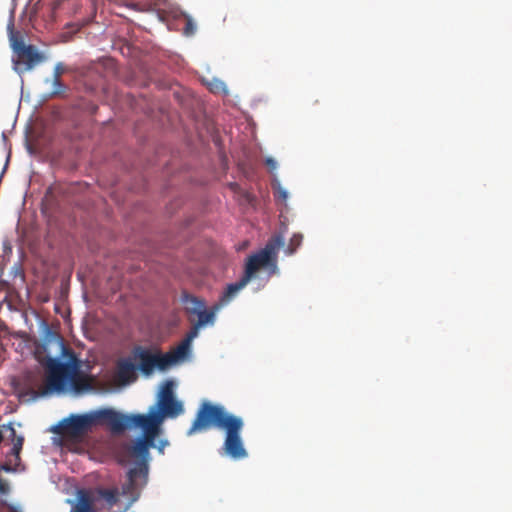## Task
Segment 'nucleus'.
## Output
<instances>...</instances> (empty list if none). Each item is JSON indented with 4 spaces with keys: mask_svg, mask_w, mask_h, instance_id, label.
<instances>
[{
    "mask_svg": "<svg viewBox=\"0 0 512 512\" xmlns=\"http://www.w3.org/2000/svg\"><path fill=\"white\" fill-rule=\"evenodd\" d=\"M266 164L272 169L276 168V162L272 158H268Z\"/></svg>",
    "mask_w": 512,
    "mask_h": 512,
    "instance_id": "24",
    "label": "nucleus"
},
{
    "mask_svg": "<svg viewBox=\"0 0 512 512\" xmlns=\"http://www.w3.org/2000/svg\"><path fill=\"white\" fill-rule=\"evenodd\" d=\"M220 307L215 305L211 310H206L205 308L201 309L196 315L198 316V321L196 322L198 326H205L206 324L213 323L215 319L216 311L219 310Z\"/></svg>",
    "mask_w": 512,
    "mask_h": 512,
    "instance_id": "14",
    "label": "nucleus"
},
{
    "mask_svg": "<svg viewBox=\"0 0 512 512\" xmlns=\"http://www.w3.org/2000/svg\"><path fill=\"white\" fill-rule=\"evenodd\" d=\"M243 426V420L228 413L223 406L204 401L187 434L190 436L197 432L207 431L212 427L222 429L225 431L223 443L225 454L234 460H239L248 455L241 438Z\"/></svg>",
    "mask_w": 512,
    "mask_h": 512,
    "instance_id": "2",
    "label": "nucleus"
},
{
    "mask_svg": "<svg viewBox=\"0 0 512 512\" xmlns=\"http://www.w3.org/2000/svg\"><path fill=\"white\" fill-rule=\"evenodd\" d=\"M135 365L130 360H121L118 363V377L122 382L135 379Z\"/></svg>",
    "mask_w": 512,
    "mask_h": 512,
    "instance_id": "12",
    "label": "nucleus"
},
{
    "mask_svg": "<svg viewBox=\"0 0 512 512\" xmlns=\"http://www.w3.org/2000/svg\"><path fill=\"white\" fill-rule=\"evenodd\" d=\"M249 282L250 281L243 275L238 282L229 284L223 292L218 306L221 308L228 304Z\"/></svg>",
    "mask_w": 512,
    "mask_h": 512,
    "instance_id": "11",
    "label": "nucleus"
},
{
    "mask_svg": "<svg viewBox=\"0 0 512 512\" xmlns=\"http://www.w3.org/2000/svg\"><path fill=\"white\" fill-rule=\"evenodd\" d=\"M7 508L10 512H19L18 508L13 505H7Z\"/></svg>",
    "mask_w": 512,
    "mask_h": 512,
    "instance_id": "26",
    "label": "nucleus"
},
{
    "mask_svg": "<svg viewBox=\"0 0 512 512\" xmlns=\"http://www.w3.org/2000/svg\"><path fill=\"white\" fill-rule=\"evenodd\" d=\"M148 479V466L131 468L127 473V481L122 485L121 494L129 497L128 507L135 503L141 495L142 488Z\"/></svg>",
    "mask_w": 512,
    "mask_h": 512,
    "instance_id": "8",
    "label": "nucleus"
},
{
    "mask_svg": "<svg viewBox=\"0 0 512 512\" xmlns=\"http://www.w3.org/2000/svg\"><path fill=\"white\" fill-rule=\"evenodd\" d=\"M116 415L117 410L113 408H101L85 414H72L61 420L54 432L63 439L78 441L97 425L106 426L110 431L112 426L118 428L120 424L117 422Z\"/></svg>",
    "mask_w": 512,
    "mask_h": 512,
    "instance_id": "3",
    "label": "nucleus"
},
{
    "mask_svg": "<svg viewBox=\"0 0 512 512\" xmlns=\"http://www.w3.org/2000/svg\"><path fill=\"white\" fill-rule=\"evenodd\" d=\"M283 245L284 238L282 235L272 236L264 248L247 259L243 275L250 281L258 270L265 267L270 268L272 273H276L277 255Z\"/></svg>",
    "mask_w": 512,
    "mask_h": 512,
    "instance_id": "5",
    "label": "nucleus"
},
{
    "mask_svg": "<svg viewBox=\"0 0 512 512\" xmlns=\"http://www.w3.org/2000/svg\"><path fill=\"white\" fill-rule=\"evenodd\" d=\"M117 422L120 424L118 428L112 426L113 434H121L127 429L139 428L142 430V436L136 438L129 446V454L140 460L137 467L147 466L149 457V449L155 447V439L160 435L161 431L150 424L139 423L137 416L133 414H124L117 411Z\"/></svg>",
    "mask_w": 512,
    "mask_h": 512,
    "instance_id": "4",
    "label": "nucleus"
},
{
    "mask_svg": "<svg viewBox=\"0 0 512 512\" xmlns=\"http://www.w3.org/2000/svg\"><path fill=\"white\" fill-rule=\"evenodd\" d=\"M35 356L44 368L43 385L36 391L37 396L67 391L80 394L92 389L90 376L81 370V360L58 334H47L36 347Z\"/></svg>",
    "mask_w": 512,
    "mask_h": 512,
    "instance_id": "1",
    "label": "nucleus"
},
{
    "mask_svg": "<svg viewBox=\"0 0 512 512\" xmlns=\"http://www.w3.org/2000/svg\"><path fill=\"white\" fill-rule=\"evenodd\" d=\"M1 470H4V471H6V472H10V471H12V468L10 467V465H9V464H6V463H5V464H3V465L1 466Z\"/></svg>",
    "mask_w": 512,
    "mask_h": 512,
    "instance_id": "25",
    "label": "nucleus"
},
{
    "mask_svg": "<svg viewBox=\"0 0 512 512\" xmlns=\"http://www.w3.org/2000/svg\"><path fill=\"white\" fill-rule=\"evenodd\" d=\"M190 348L191 345L183 339L177 347H175L170 352L163 354L165 360L163 361V365H166L168 368L180 360H183L189 354Z\"/></svg>",
    "mask_w": 512,
    "mask_h": 512,
    "instance_id": "10",
    "label": "nucleus"
},
{
    "mask_svg": "<svg viewBox=\"0 0 512 512\" xmlns=\"http://www.w3.org/2000/svg\"><path fill=\"white\" fill-rule=\"evenodd\" d=\"M173 386H174V384L172 381H166L158 395L157 400L175 398L174 392H173Z\"/></svg>",
    "mask_w": 512,
    "mask_h": 512,
    "instance_id": "17",
    "label": "nucleus"
},
{
    "mask_svg": "<svg viewBox=\"0 0 512 512\" xmlns=\"http://www.w3.org/2000/svg\"><path fill=\"white\" fill-rule=\"evenodd\" d=\"M200 327L201 326H198V324L195 323L194 326L190 329V331L186 334L184 340L191 345L192 341L198 336Z\"/></svg>",
    "mask_w": 512,
    "mask_h": 512,
    "instance_id": "20",
    "label": "nucleus"
},
{
    "mask_svg": "<svg viewBox=\"0 0 512 512\" xmlns=\"http://www.w3.org/2000/svg\"><path fill=\"white\" fill-rule=\"evenodd\" d=\"M303 241V235L300 233H295L290 238V241L287 245V248L285 250L287 255H292L296 252V250L301 246Z\"/></svg>",
    "mask_w": 512,
    "mask_h": 512,
    "instance_id": "16",
    "label": "nucleus"
},
{
    "mask_svg": "<svg viewBox=\"0 0 512 512\" xmlns=\"http://www.w3.org/2000/svg\"><path fill=\"white\" fill-rule=\"evenodd\" d=\"M6 430H9L11 435L13 436V446L11 448V454H13L17 459H19V455L24 443V438L22 436H16V431L11 426H8Z\"/></svg>",
    "mask_w": 512,
    "mask_h": 512,
    "instance_id": "15",
    "label": "nucleus"
},
{
    "mask_svg": "<svg viewBox=\"0 0 512 512\" xmlns=\"http://www.w3.org/2000/svg\"><path fill=\"white\" fill-rule=\"evenodd\" d=\"M7 427L6 426H3V427H0V443L3 441L4 439V435H3V429H6Z\"/></svg>",
    "mask_w": 512,
    "mask_h": 512,
    "instance_id": "27",
    "label": "nucleus"
},
{
    "mask_svg": "<svg viewBox=\"0 0 512 512\" xmlns=\"http://www.w3.org/2000/svg\"><path fill=\"white\" fill-rule=\"evenodd\" d=\"M183 405L176 398L157 400L149 407L146 414H134L139 423L150 424L162 430V424L166 418H174L182 414Z\"/></svg>",
    "mask_w": 512,
    "mask_h": 512,
    "instance_id": "6",
    "label": "nucleus"
},
{
    "mask_svg": "<svg viewBox=\"0 0 512 512\" xmlns=\"http://www.w3.org/2000/svg\"><path fill=\"white\" fill-rule=\"evenodd\" d=\"M184 19H185V26L183 27V34L185 36L194 35L196 32V24L194 23L193 19L191 18V16H189L187 14L184 15Z\"/></svg>",
    "mask_w": 512,
    "mask_h": 512,
    "instance_id": "18",
    "label": "nucleus"
},
{
    "mask_svg": "<svg viewBox=\"0 0 512 512\" xmlns=\"http://www.w3.org/2000/svg\"><path fill=\"white\" fill-rule=\"evenodd\" d=\"M182 303L185 305V309L190 314H197L201 309L205 308V302L195 296L188 293H184L182 296Z\"/></svg>",
    "mask_w": 512,
    "mask_h": 512,
    "instance_id": "13",
    "label": "nucleus"
},
{
    "mask_svg": "<svg viewBox=\"0 0 512 512\" xmlns=\"http://www.w3.org/2000/svg\"><path fill=\"white\" fill-rule=\"evenodd\" d=\"M166 445H168V441L167 440L160 441L159 446L157 447L160 453L164 452V448H165Z\"/></svg>",
    "mask_w": 512,
    "mask_h": 512,
    "instance_id": "23",
    "label": "nucleus"
},
{
    "mask_svg": "<svg viewBox=\"0 0 512 512\" xmlns=\"http://www.w3.org/2000/svg\"><path fill=\"white\" fill-rule=\"evenodd\" d=\"M10 40L13 52L18 56V59L13 61L17 72L30 71L45 60V56L34 45H26L22 39L15 38V34H12Z\"/></svg>",
    "mask_w": 512,
    "mask_h": 512,
    "instance_id": "7",
    "label": "nucleus"
},
{
    "mask_svg": "<svg viewBox=\"0 0 512 512\" xmlns=\"http://www.w3.org/2000/svg\"><path fill=\"white\" fill-rule=\"evenodd\" d=\"M66 90V86L61 82V79L53 78V90L51 96H58Z\"/></svg>",
    "mask_w": 512,
    "mask_h": 512,
    "instance_id": "19",
    "label": "nucleus"
},
{
    "mask_svg": "<svg viewBox=\"0 0 512 512\" xmlns=\"http://www.w3.org/2000/svg\"><path fill=\"white\" fill-rule=\"evenodd\" d=\"M277 195H278V198L285 201L287 199V192L282 189V188H279L278 191H277Z\"/></svg>",
    "mask_w": 512,
    "mask_h": 512,
    "instance_id": "22",
    "label": "nucleus"
},
{
    "mask_svg": "<svg viewBox=\"0 0 512 512\" xmlns=\"http://www.w3.org/2000/svg\"><path fill=\"white\" fill-rule=\"evenodd\" d=\"M64 73V68L61 63L56 64L53 71L54 79H61L62 74Z\"/></svg>",
    "mask_w": 512,
    "mask_h": 512,
    "instance_id": "21",
    "label": "nucleus"
},
{
    "mask_svg": "<svg viewBox=\"0 0 512 512\" xmlns=\"http://www.w3.org/2000/svg\"><path fill=\"white\" fill-rule=\"evenodd\" d=\"M134 356L138 360V368L144 375H151L155 368L161 371L167 369L166 365H163L164 356L160 352L152 353L148 349L142 347H136L134 349Z\"/></svg>",
    "mask_w": 512,
    "mask_h": 512,
    "instance_id": "9",
    "label": "nucleus"
}]
</instances>
